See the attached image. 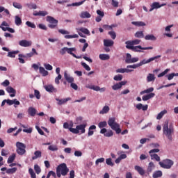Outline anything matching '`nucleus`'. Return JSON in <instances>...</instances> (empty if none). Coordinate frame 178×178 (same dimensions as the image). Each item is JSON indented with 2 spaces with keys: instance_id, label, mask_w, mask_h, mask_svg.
I'll use <instances>...</instances> for the list:
<instances>
[{
  "instance_id": "f257e3e1",
  "label": "nucleus",
  "mask_w": 178,
  "mask_h": 178,
  "mask_svg": "<svg viewBox=\"0 0 178 178\" xmlns=\"http://www.w3.org/2000/svg\"><path fill=\"white\" fill-rule=\"evenodd\" d=\"M175 134V126L173 123L169 124V120H165L163 124V136H165L168 141H173Z\"/></svg>"
},
{
  "instance_id": "f03ea898",
  "label": "nucleus",
  "mask_w": 178,
  "mask_h": 178,
  "mask_svg": "<svg viewBox=\"0 0 178 178\" xmlns=\"http://www.w3.org/2000/svg\"><path fill=\"white\" fill-rule=\"evenodd\" d=\"M108 124L112 129V130H114L115 131L116 134H120L122 133V129H120V124H119L118 122H116V118H111L108 120Z\"/></svg>"
},
{
  "instance_id": "7ed1b4c3",
  "label": "nucleus",
  "mask_w": 178,
  "mask_h": 178,
  "mask_svg": "<svg viewBox=\"0 0 178 178\" xmlns=\"http://www.w3.org/2000/svg\"><path fill=\"white\" fill-rule=\"evenodd\" d=\"M67 173H69V168L67 165H66V163H63L56 168V175L58 177L66 176Z\"/></svg>"
},
{
  "instance_id": "20e7f679",
  "label": "nucleus",
  "mask_w": 178,
  "mask_h": 178,
  "mask_svg": "<svg viewBox=\"0 0 178 178\" xmlns=\"http://www.w3.org/2000/svg\"><path fill=\"white\" fill-rule=\"evenodd\" d=\"M86 127H87V122H84L83 124L76 125V128H70V131L73 134H84L86 133Z\"/></svg>"
},
{
  "instance_id": "39448f33",
  "label": "nucleus",
  "mask_w": 178,
  "mask_h": 178,
  "mask_svg": "<svg viewBox=\"0 0 178 178\" xmlns=\"http://www.w3.org/2000/svg\"><path fill=\"white\" fill-rule=\"evenodd\" d=\"M16 152L18 155H24L26 154V145L21 142L16 143Z\"/></svg>"
},
{
  "instance_id": "423d86ee",
  "label": "nucleus",
  "mask_w": 178,
  "mask_h": 178,
  "mask_svg": "<svg viewBox=\"0 0 178 178\" xmlns=\"http://www.w3.org/2000/svg\"><path fill=\"white\" fill-rule=\"evenodd\" d=\"M127 49H131V51H134V52H144L141 49H143V51H147L148 49H154V47H143L140 45H138V46H134V47H128Z\"/></svg>"
},
{
  "instance_id": "0eeeda50",
  "label": "nucleus",
  "mask_w": 178,
  "mask_h": 178,
  "mask_svg": "<svg viewBox=\"0 0 178 178\" xmlns=\"http://www.w3.org/2000/svg\"><path fill=\"white\" fill-rule=\"evenodd\" d=\"M159 165L161 168H163V169H170V168H172V166H173V161L170 160V159H165L163 160V161H160Z\"/></svg>"
},
{
  "instance_id": "6e6552de",
  "label": "nucleus",
  "mask_w": 178,
  "mask_h": 178,
  "mask_svg": "<svg viewBox=\"0 0 178 178\" xmlns=\"http://www.w3.org/2000/svg\"><path fill=\"white\" fill-rule=\"evenodd\" d=\"M161 55L156 56L154 57H152L149 59H143L142 61L139 63L140 66H143V65H147V63H151V62H153V60H156V59H159L161 58Z\"/></svg>"
},
{
  "instance_id": "1a4fd4ad",
  "label": "nucleus",
  "mask_w": 178,
  "mask_h": 178,
  "mask_svg": "<svg viewBox=\"0 0 178 178\" xmlns=\"http://www.w3.org/2000/svg\"><path fill=\"white\" fill-rule=\"evenodd\" d=\"M2 49L3 51H6V52H8L7 55L8 58H16V55H17V54L20 52L19 50L9 51L10 50L7 47H2Z\"/></svg>"
},
{
  "instance_id": "9d476101",
  "label": "nucleus",
  "mask_w": 178,
  "mask_h": 178,
  "mask_svg": "<svg viewBox=\"0 0 178 178\" xmlns=\"http://www.w3.org/2000/svg\"><path fill=\"white\" fill-rule=\"evenodd\" d=\"M141 42V40L140 39H135L134 40H128L125 42L126 44V48H128V47H134V45H138Z\"/></svg>"
},
{
  "instance_id": "9b49d317",
  "label": "nucleus",
  "mask_w": 178,
  "mask_h": 178,
  "mask_svg": "<svg viewBox=\"0 0 178 178\" xmlns=\"http://www.w3.org/2000/svg\"><path fill=\"white\" fill-rule=\"evenodd\" d=\"M101 134H104V137H112L113 131L112 130H107L106 128H102L100 131Z\"/></svg>"
},
{
  "instance_id": "f8f14e48",
  "label": "nucleus",
  "mask_w": 178,
  "mask_h": 178,
  "mask_svg": "<svg viewBox=\"0 0 178 178\" xmlns=\"http://www.w3.org/2000/svg\"><path fill=\"white\" fill-rule=\"evenodd\" d=\"M19 45L27 48V47H31L33 45V42L31 40H22L19 42Z\"/></svg>"
},
{
  "instance_id": "ddd939ff",
  "label": "nucleus",
  "mask_w": 178,
  "mask_h": 178,
  "mask_svg": "<svg viewBox=\"0 0 178 178\" xmlns=\"http://www.w3.org/2000/svg\"><path fill=\"white\" fill-rule=\"evenodd\" d=\"M86 88H89L90 90H94V91H100V92H105L106 88H100L99 86H86Z\"/></svg>"
},
{
  "instance_id": "4468645a",
  "label": "nucleus",
  "mask_w": 178,
  "mask_h": 178,
  "mask_svg": "<svg viewBox=\"0 0 178 178\" xmlns=\"http://www.w3.org/2000/svg\"><path fill=\"white\" fill-rule=\"evenodd\" d=\"M44 88L47 91V92H58V89L54 87V85H45Z\"/></svg>"
},
{
  "instance_id": "2eb2a0df",
  "label": "nucleus",
  "mask_w": 178,
  "mask_h": 178,
  "mask_svg": "<svg viewBox=\"0 0 178 178\" xmlns=\"http://www.w3.org/2000/svg\"><path fill=\"white\" fill-rule=\"evenodd\" d=\"M76 51L75 47H71V48L67 47V54H70V55L73 56V57L76 58V59H81V56H76L73 53V51Z\"/></svg>"
},
{
  "instance_id": "dca6fc26",
  "label": "nucleus",
  "mask_w": 178,
  "mask_h": 178,
  "mask_svg": "<svg viewBox=\"0 0 178 178\" xmlns=\"http://www.w3.org/2000/svg\"><path fill=\"white\" fill-rule=\"evenodd\" d=\"M56 101H57V105H65L67 102V101H72V98L67 97L65 99H59L56 98Z\"/></svg>"
},
{
  "instance_id": "f3484780",
  "label": "nucleus",
  "mask_w": 178,
  "mask_h": 178,
  "mask_svg": "<svg viewBox=\"0 0 178 178\" xmlns=\"http://www.w3.org/2000/svg\"><path fill=\"white\" fill-rule=\"evenodd\" d=\"M6 90L7 92L10 94V97L12 98H13V97H16V90H15L12 86H8Z\"/></svg>"
},
{
  "instance_id": "a211bd4d",
  "label": "nucleus",
  "mask_w": 178,
  "mask_h": 178,
  "mask_svg": "<svg viewBox=\"0 0 178 178\" xmlns=\"http://www.w3.org/2000/svg\"><path fill=\"white\" fill-rule=\"evenodd\" d=\"M64 78L65 79L66 81H67V83H72L74 81V78L69 75L67 72H64Z\"/></svg>"
},
{
  "instance_id": "6ab92c4d",
  "label": "nucleus",
  "mask_w": 178,
  "mask_h": 178,
  "mask_svg": "<svg viewBox=\"0 0 178 178\" xmlns=\"http://www.w3.org/2000/svg\"><path fill=\"white\" fill-rule=\"evenodd\" d=\"M161 4L159 3V2H154L152 5H151V8L149 10V12H152V10H154V9H159V8H161Z\"/></svg>"
},
{
  "instance_id": "aec40b11",
  "label": "nucleus",
  "mask_w": 178,
  "mask_h": 178,
  "mask_svg": "<svg viewBox=\"0 0 178 178\" xmlns=\"http://www.w3.org/2000/svg\"><path fill=\"white\" fill-rule=\"evenodd\" d=\"M136 108L138 111H141V109H143V111H147L148 109V105H143V104L139 103L136 104Z\"/></svg>"
},
{
  "instance_id": "412c9836",
  "label": "nucleus",
  "mask_w": 178,
  "mask_h": 178,
  "mask_svg": "<svg viewBox=\"0 0 178 178\" xmlns=\"http://www.w3.org/2000/svg\"><path fill=\"white\" fill-rule=\"evenodd\" d=\"M80 17H81V19H90L91 14L87 11H83L80 14Z\"/></svg>"
},
{
  "instance_id": "4be33fe9",
  "label": "nucleus",
  "mask_w": 178,
  "mask_h": 178,
  "mask_svg": "<svg viewBox=\"0 0 178 178\" xmlns=\"http://www.w3.org/2000/svg\"><path fill=\"white\" fill-rule=\"evenodd\" d=\"M146 41H156V37L153 34H148L145 36Z\"/></svg>"
},
{
  "instance_id": "5701e85b",
  "label": "nucleus",
  "mask_w": 178,
  "mask_h": 178,
  "mask_svg": "<svg viewBox=\"0 0 178 178\" xmlns=\"http://www.w3.org/2000/svg\"><path fill=\"white\" fill-rule=\"evenodd\" d=\"M111 111L109 106H104L103 108L99 111V115H106Z\"/></svg>"
},
{
  "instance_id": "b1692460",
  "label": "nucleus",
  "mask_w": 178,
  "mask_h": 178,
  "mask_svg": "<svg viewBox=\"0 0 178 178\" xmlns=\"http://www.w3.org/2000/svg\"><path fill=\"white\" fill-rule=\"evenodd\" d=\"M131 72H134V70L127 68H119L116 70V73H130Z\"/></svg>"
},
{
  "instance_id": "393cba45",
  "label": "nucleus",
  "mask_w": 178,
  "mask_h": 178,
  "mask_svg": "<svg viewBox=\"0 0 178 178\" xmlns=\"http://www.w3.org/2000/svg\"><path fill=\"white\" fill-rule=\"evenodd\" d=\"M135 170H137L138 173H139L140 176H144V175H145V171L140 166L136 165Z\"/></svg>"
},
{
  "instance_id": "a878e982",
  "label": "nucleus",
  "mask_w": 178,
  "mask_h": 178,
  "mask_svg": "<svg viewBox=\"0 0 178 178\" xmlns=\"http://www.w3.org/2000/svg\"><path fill=\"white\" fill-rule=\"evenodd\" d=\"M155 97V93H149L148 95H144L142 97L143 101H148V99H151V98H154Z\"/></svg>"
},
{
  "instance_id": "bb28decb",
  "label": "nucleus",
  "mask_w": 178,
  "mask_h": 178,
  "mask_svg": "<svg viewBox=\"0 0 178 178\" xmlns=\"http://www.w3.org/2000/svg\"><path fill=\"white\" fill-rule=\"evenodd\" d=\"M47 22H49V23H51V24H58V20L51 16L47 17Z\"/></svg>"
},
{
  "instance_id": "cd10ccee",
  "label": "nucleus",
  "mask_w": 178,
  "mask_h": 178,
  "mask_svg": "<svg viewBox=\"0 0 178 178\" xmlns=\"http://www.w3.org/2000/svg\"><path fill=\"white\" fill-rule=\"evenodd\" d=\"M42 152L40 150H37L34 152V156L32 157L33 161H35V159H38V158H41Z\"/></svg>"
},
{
  "instance_id": "c85d7f7f",
  "label": "nucleus",
  "mask_w": 178,
  "mask_h": 178,
  "mask_svg": "<svg viewBox=\"0 0 178 178\" xmlns=\"http://www.w3.org/2000/svg\"><path fill=\"white\" fill-rule=\"evenodd\" d=\"M147 83H151V81H155V75L154 74H148L147 76Z\"/></svg>"
},
{
  "instance_id": "c756f323",
  "label": "nucleus",
  "mask_w": 178,
  "mask_h": 178,
  "mask_svg": "<svg viewBox=\"0 0 178 178\" xmlns=\"http://www.w3.org/2000/svg\"><path fill=\"white\" fill-rule=\"evenodd\" d=\"M39 72L40 74H42L44 77H45V76H48L49 74L48 71L45 70V68H44L43 67H39Z\"/></svg>"
},
{
  "instance_id": "7c9ffc66",
  "label": "nucleus",
  "mask_w": 178,
  "mask_h": 178,
  "mask_svg": "<svg viewBox=\"0 0 178 178\" xmlns=\"http://www.w3.org/2000/svg\"><path fill=\"white\" fill-rule=\"evenodd\" d=\"M114 44V42L111 40H104V47H112Z\"/></svg>"
},
{
  "instance_id": "2f4dec72",
  "label": "nucleus",
  "mask_w": 178,
  "mask_h": 178,
  "mask_svg": "<svg viewBox=\"0 0 178 178\" xmlns=\"http://www.w3.org/2000/svg\"><path fill=\"white\" fill-rule=\"evenodd\" d=\"M99 58L101 60H109L111 59L109 54H99Z\"/></svg>"
},
{
  "instance_id": "473e14b6",
  "label": "nucleus",
  "mask_w": 178,
  "mask_h": 178,
  "mask_svg": "<svg viewBox=\"0 0 178 178\" xmlns=\"http://www.w3.org/2000/svg\"><path fill=\"white\" fill-rule=\"evenodd\" d=\"M168 111L166 110H163V111L160 112L156 116L157 120H161V119L163 118V115H166Z\"/></svg>"
},
{
  "instance_id": "72a5a7b5",
  "label": "nucleus",
  "mask_w": 178,
  "mask_h": 178,
  "mask_svg": "<svg viewBox=\"0 0 178 178\" xmlns=\"http://www.w3.org/2000/svg\"><path fill=\"white\" fill-rule=\"evenodd\" d=\"M154 91V88H149L145 90H143L140 92V95H143V94H151Z\"/></svg>"
},
{
  "instance_id": "f704fd0d",
  "label": "nucleus",
  "mask_w": 178,
  "mask_h": 178,
  "mask_svg": "<svg viewBox=\"0 0 178 178\" xmlns=\"http://www.w3.org/2000/svg\"><path fill=\"white\" fill-rule=\"evenodd\" d=\"M28 113H29L31 116H35V113H37V110L33 107H29L28 109Z\"/></svg>"
},
{
  "instance_id": "c9c22d12",
  "label": "nucleus",
  "mask_w": 178,
  "mask_h": 178,
  "mask_svg": "<svg viewBox=\"0 0 178 178\" xmlns=\"http://www.w3.org/2000/svg\"><path fill=\"white\" fill-rule=\"evenodd\" d=\"M131 24H134V26H136L137 27H143L145 26V23L143 22H132Z\"/></svg>"
},
{
  "instance_id": "e433bc0d",
  "label": "nucleus",
  "mask_w": 178,
  "mask_h": 178,
  "mask_svg": "<svg viewBox=\"0 0 178 178\" xmlns=\"http://www.w3.org/2000/svg\"><path fill=\"white\" fill-rule=\"evenodd\" d=\"M17 170V168H13L7 169L6 172L7 173V175H13V173H16Z\"/></svg>"
},
{
  "instance_id": "4c0bfd02",
  "label": "nucleus",
  "mask_w": 178,
  "mask_h": 178,
  "mask_svg": "<svg viewBox=\"0 0 178 178\" xmlns=\"http://www.w3.org/2000/svg\"><path fill=\"white\" fill-rule=\"evenodd\" d=\"M153 178H158V177H162V171L158 170L153 173L152 175Z\"/></svg>"
},
{
  "instance_id": "58836bf2",
  "label": "nucleus",
  "mask_w": 178,
  "mask_h": 178,
  "mask_svg": "<svg viewBox=\"0 0 178 178\" xmlns=\"http://www.w3.org/2000/svg\"><path fill=\"white\" fill-rule=\"evenodd\" d=\"M0 29L3 30V31H9V33H15V29L9 27H2L0 26Z\"/></svg>"
},
{
  "instance_id": "ea45409f",
  "label": "nucleus",
  "mask_w": 178,
  "mask_h": 178,
  "mask_svg": "<svg viewBox=\"0 0 178 178\" xmlns=\"http://www.w3.org/2000/svg\"><path fill=\"white\" fill-rule=\"evenodd\" d=\"M135 37L136 38H145V37H144V32H143V31H137L135 33Z\"/></svg>"
},
{
  "instance_id": "a19ab883",
  "label": "nucleus",
  "mask_w": 178,
  "mask_h": 178,
  "mask_svg": "<svg viewBox=\"0 0 178 178\" xmlns=\"http://www.w3.org/2000/svg\"><path fill=\"white\" fill-rule=\"evenodd\" d=\"M151 156V159H155V161H156V162H159V161H161V157H159V156H158V154H150Z\"/></svg>"
},
{
  "instance_id": "79ce46f5",
  "label": "nucleus",
  "mask_w": 178,
  "mask_h": 178,
  "mask_svg": "<svg viewBox=\"0 0 178 178\" xmlns=\"http://www.w3.org/2000/svg\"><path fill=\"white\" fill-rule=\"evenodd\" d=\"M15 23L16 26H20L22 24V18H20L19 16H15Z\"/></svg>"
},
{
  "instance_id": "37998d69",
  "label": "nucleus",
  "mask_w": 178,
  "mask_h": 178,
  "mask_svg": "<svg viewBox=\"0 0 178 178\" xmlns=\"http://www.w3.org/2000/svg\"><path fill=\"white\" fill-rule=\"evenodd\" d=\"M153 169H155V164H154L152 162H150L147 168V172H152Z\"/></svg>"
},
{
  "instance_id": "c03bdc74",
  "label": "nucleus",
  "mask_w": 178,
  "mask_h": 178,
  "mask_svg": "<svg viewBox=\"0 0 178 178\" xmlns=\"http://www.w3.org/2000/svg\"><path fill=\"white\" fill-rule=\"evenodd\" d=\"M16 158V154H13L11 156H10L8 159V163H12L13 161H15V159Z\"/></svg>"
},
{
  "instance_id": "a18cd8bd",
  "label": "nucleus",
  "mask_w": 178,
  "mask_h": 178,
  "mask_svg": "<svg viewBox=\"0 0 178 178\" xmlns=\"http://www.w3.org/2000/svg\"><path fill=\"white\" fill-rule=\"evenodd\" d=\"M48 149L49 151H58V145H49V147H48Z\"/></svg>"
},
{
  "instance_id": "49530a36",
  "label": "nucleus",
  "mask_w": 178,
  "mask_h": 178,
  "mask_svg": "<svg viewBox=\"0 0 178 178\" xmlns=\"http://www.w3.org/2000/svg\"><path fill=\"white\" fill-rule=\"evenodd\" d=\"M113 79L115 81H122V80H123V75L122 74L115 75Z\"/></svg>"
},
{
  "instance_id": "de8ad7c7",
  "label": "nucleus",
  "mask_w": 178,
  "mask_h": 178,
  "mask_svg": "<svg viewBox=\"0 0 178 178\" xmlns=\"http://www.w3.org/2000/svg\"><path fill=\"white\" fill-rule=\"evenodd\" d=\"M13 6L16 9H22L23 8V6H22V4H20L19 3H17V2H13Z\"/></svg>"
},
{
  "instance_id": "09e8293b",
  "label": "nucleus",
  "mask_w": 178,
  "mask_h": 178,
  "mask_svg": "<svg viewBox=\"0 0 178 178\" xmlns=\"http://www.w3.org/2000/svg\"><path fill=\"white\" fill-rule=\"evenodd\" d=\"M26 6L29 9H37V5L35 3H26Z\"/></svg>"
},
{
  "instance_id": "8fccbe9b",
  "label": "nucleus",
  "mask_w": 178,
  "mask_h": 178,
  "mask_svg": "<svg viewBox=\"0 0 178 178\" xmlns=\"http://www.w3.org/2000/svg\"><path fill=\"white\" fill-rule=\"evenodd\" d=\"M132 59H133V58H131V54L127 53V58L125 59L126 63H130L131 62Z\"/></svg>"
},
{
  "instance_id": "3c124183",
  "label": "nucleus",
  "mask_w": 178,
  "mask_h": 178,
  "mask_svg": "<svg viewBox=\"0 0 178 178\" xmlns=\"http://www.w3.org/2000/svg\"><path fill=\"white\" fill-rule=\"evenodd\" d=\"M98 126L99 129H104V127H106V126H108V123L106 122V121L100 122Z\"/></svg>"
},
{
  "instance_id": "603ef678",
  "label": "nucleus",
  "mask_w": 178,
  "mask_h": 178,
  "mask_svg": "<svg viewBox=\"0 0 178 178\" xmlns=\"http://www.w3.org/2000/svg\"><path fill=\"white\" fill-rule=\"evenodd\" d=\"M170 72V69H166L165 71H163V72L160 73L157 76L159 78L160 77H163V76H165V74H168V72Z\"/></svg>"
},
{
  "instance_id": "864d4df0",
  "label": "nucleus",
  "mask_w": 178,
  "mask_h": 178,
  "mask_svg": "<svg viewBox=\"0 0 178 178\" xmlns=\"http://www.w3.org/2000/svg\"><path fill=\"white\" fill-rule=\"evenodd\" d=\"M106 165H108V166H114L115 163L112 162V159L108 158L106 159Z\"/></svg>"
},
{
  "instance_id": "5fc2aeb1",
  "label": "nucleus",
  "mask_w": 178,
  "mask_h": 178,
  "mask_svg": "<svg viewBox=\"0 0 178 178\" xmlns=\"http://www.w3.org/2000/svg\"><path fill=\"white\" fill-rule=\"evenodd\" d=\"M65 38H66L67 40H69L70 38H79V35L75 34V35H65Z\"/></svg>"
},
{
  "instance_id": "6e6d98bb",
  "label": "nucleus",
  "mask_w": 178,
  "mask_h": 178,
  "mask_svg": "<svg viewBox=\"0 0 178 178\" xmlns=\"http://www.w3.org/2000/svg\"><path fill=\"white\" fill-rule=\"evenodd\" d=\"M34 170L37 175H40V173H41V168H40L38 165L36 164L34 165Z\"/></svg>"
},
{
  "instance_id": "4d7b16f0",
  "label": "nucleus",
  "mask_w": 178,
  "mask_h": 178,
  "mask_svg": "<svg viewBox=\"0 0 178 178\" xmlns=\"http://www.w3.org/2000/svg\"><path fill=\"white\" fill-rule=\"evenodd\" d=\"M140 63L138 64H134L132 65H127V69H137V67H140Z\"/></svg>"
},
{
  "instance_id": "13d9d810",
  "label": "nucleus",
  "mask_w": 178,
  "mask_h": 178,
  "mask_svg": "<svg viewBox=\"0 0 178 178\" xmlns=\"http://www.w3.org/2000/svg\"><path fill=\"white\" fill-rule=\"evenodd\" d=\"M118 155H120V158L121 159H126V158H127V155L126 154H123V152H118Z\"/></svg>"
},
{
  "instance_id": "bf43d9fd",
  "label": "nucleus",
  "mask_w": 178,
  "mask_h": 178,
  "mask_svg": "<svg viewBox=\"0 0 178 178\" xmlns=\"http://www.w3.org/2000/svg\"><path fill=\"white\" fill-rule=\"evenodd\" d=\"M120 88H122L120 86V83H116V84H115L112 86V89L114 90V91H116L118 90H120Z\"/></svg>"
},
{
  "instance_id": "052dcab7",
  "label": "nucleus",
  "mask_w": 178,
  "mask_h": 178,
  "mask_svg": "<svg viewBox=\"0 0 178 178\" xmlns=\"http://www.w3.org/2000/svg\"><path fill=\"white\" fill-rule=\"evenodd\" d=\"M103 162H105V159L104 157L97 159L95 161V165H98L99 163H102Z\"/></svg>"
},
{
  "instance_id": "680f3d73",
  "label": "nucleus",
  "mask_w": 178,
  "mask_h": 178,
  "mask_svg": "<svg viewBox=\"0 0 178 178\" xmlns=\"http://www.w3.org/2000/svg\"><path fill=\"white\" fill-rule=\"evenodd\" d=\"M79 31H81V33H83V34L90 35V31L86 28H80Z\"/></svg>"
},
{
  "instance_id": "e2e57ef3",
  "label": "nucleus",
  "mask_w": 178,
  "mask_h": 178,
  "mask_svg": "<svg viewBox=\"0 0 178 178\" xmlns=\"http://www.w3.org/2000/svg\"><path fill=\"white\" fill-rule=\"evenodd\" d=\"M29 172L31 175V178H36L35 172H34V170L32 168H29Z\"/></svg>"
},
{
  "instance_id": "0e129e2a",
  "label": "nucleus",
  "mask_w": 178,
  "mask_h": 178,
  "mask_svg": "<svg viewBox=\"0 0 178 178\" xmlns=\"http://www.w3.org/2000/svg\"><path fill=\"white\" fill-rule=\"evenodd\" d=\"M26 26H28V27H31V29H35V24H34V23H32L31 22L27 21L26 22Z\"/></svg>"
},
{
  "instance_id": "69168bd1",
  "label": "nucleus",
  "mask_w": 178,
  "mask_h": 178,
  "mask_svg": "<svg viewBox=\"0 0 178 178\" xmlns=\"http://www.w3.org/2000/svg\"><path fill=\"white\" fill-rule=\"evenodd\" d=\"M34 95L37 98V99H40L41 98V95L40 94V91L38 90H34Z\"/></svg>"
},
{
  "instance_id": "338daca9",
  "label": "nucleus",
  "mask_w": 178,
  "mask_h": 178,
  "mask_svg": "<svg viewBox=\"0 0 178 178\" xmlns=\"http://www.w3.org/2000/svg\"><path fill=\"white\" fill-rule=\"evenodd\" d=\"M81 65L87 70V72H90V70H91V67H90V66H88L86 63H81Z\"/></svg>"
},
{
  "instance_id": "774afa93",
  "label": "nucleus",
  "mask_w": 178,
  "mask_h": 178,
  "mask_svg": "<svg viewBox=\"0 0 178 178\" xmlns=\"http://www.w3.org/2000/svg\"><path fill=\"white\" fill-rule=\"evenodd\" d=\"M44 66L46 70H52V69H53L52 65H51L49 64L44 63Z\"/></svg>"
}]
</instances>
